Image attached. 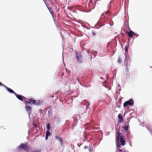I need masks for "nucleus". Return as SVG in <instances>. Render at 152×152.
<instances>
[{"instance_id":"f257e3e1","label":"nucleus","mask_w":152,"mask_h":152,"mask_svg":"<svg viewBox=\"0 0 152 152\" xmlns=\"http://www.w3.org/2000/svg\"><path fill=\"white\" fill-rule=\"evenodd\" d=\"M116 139L117 141H118L121 142V145H124L125 143V141L124 140L125 137L123 135V134L120 133L119 131L118 132H117L116 134Z\"/></svg>"},{"instance_id":"f03ea898","label":"nucleus","mask_w":152,"mask_h":152,"mask_svg":"<svg viewBox=\"0 0 152 152\" xmlns=\"http://www.w3.org/2000/svg\"><path fill=\"white\" fill-rule=\"evenodd\" d=\"M20 150L23 149L27 151L28 149V145L26 143L25 144H21L18 147Z\"/></svg>"},{"instance_id":"7ed1b4c3","label":"nucleus","mask_w":152,"mask_h":152,"mask_svg":"<svg viewBox=\"0 0 152 152\" xmlns=\"http://www.w3.org/2000/svg\"><path fill=\"white\" fill-rule=\"evenodd\" d=\"M134 104V100L132 99H129V100L126 101L124 103L123 106L124 107H125L127 105H132Z\"/></svg>"},{"instance_id":"20e7f679","label":"nucleus","mask_w":152,"mask_h":152,"mask_svg":"<svg viewBox=\"0 0 152 152\" xmlns=\"http://www.w3.org/2000/svg\"><path fill=\"white\" fill-rule=\"evenodd\" d=\"M130 60L129 59H126L124 61V64L125 65V68L126 70V73H128V66H130Z\"/></svg>"},{"instance_id":"39448f33","label":"nucleus","mask_w":152,"mask_h":152,"mask_svg":"<svg viewBox=\"0 0 152 152\" xmlns=\"http://www.w3.org/2000/svg\"><path fill=\"white\" fill-rule=\"evenodd\" d=\"M15 95L21 101H23V99H27V98H26L21 95H18L16 93L15 94Z\"/></svg>"},{"instance_id":"423d86ee","label":"nucleus","mask_w":152,"mask_h":152,"mask_svg":"<svg viewBox=\"0 0 152 152\" xmlns=\"http://www.w3.org/2000/svg\"><path fill=\"white\" fill-rule=\"evenodd\" d=\"M127 33L129 36L131 38L133 37V36H135L136 34L135 33L131 30H130L129 31H127Z\"/></svg>"},{"instance_id":"0eeeda50","label":"nucleus","mask_w":152,"mask_h":152,"mask_svg":"<svg viewBox=\"0 0 152 152\" xmlns=\"http://www.w3.org/2000/svg\"><path fill=\"white\" fill-rule=\"evenodd\" d=\"M2 86L6 88L7 90L10 92L11 93H13L15 94L16 93L12 90L9 88V87L6 86L5 85L3 84L2 85Z\"/></svg>"},{"instance_id":"6e6552de","label":"nucleus","mask_w":152,"mask_h":152,"mask_svg":"<svg viewBox=\"0 0 152 152\" xmlns=\"http://www.w3.org/2000/svg\"><path fill=\"white\" fill-rule=\"evenodd\" d=\"M45 4L47 7L48 8V10H49L50 12L51 13V15H52V16H53L54 15V12L53 11L52 8L50 7H48V6L47 4V3L45 2Z\"/></svg>"},{"instance_id":"1a4fd4ad","label":"nucleus","mask_w":152,"mask_h":152,"mask_svg":"<svg viewBox=\"0 0 152 152\" xmlns=\"http://www.w3.org/2000/svg\"><path fill=\"white\" fill-rule=\"evenodd\" d=\"M118 118L119 119L118 122L120 123H123L124 122L123 118L120 114L118 115Z\"/></svg>"},{"instance_id":"9d476101","label":"nucleus","mask_w":152,"mask_h":152,"mask_svg":"<svg viewBox=\"0 0 152 152\" xmlns=\"http://www.w3.org/2000/svg\"><path fill=\"white\" fill-rule=\"evenodd\" d=\"M55 138L57 140H59L61 144H62L63 141L62 138L58 136L57 135H56L55 137Z\"/></svg>"},{"instance_id":"9b49d317","label":"nucleus","mask_w":152,"mask_h":152,"mask_svg":"<svg viewBox=\"0 0 152 152\" xmlns=\"http://www.w3.org/2000/svg\"><path fill=\"white\" fill-rule=\"evenodd\" d=\"M26 110L29 113H30L31 112V108L29 106L27 105L25 107Z\"/></svg>"},{"instance_id":"f8f14e48","label":"nucleus","mask_w":152,"mask_h":152,"mask_svg":"<svg viewBox=\"0 0 152 152\" xmlns=\"http://www.w3.org/2000/svg\"><path fill=\"white\" fill-rule=\"evenodd\" d=\"M81 56L80 55L79 56H78L77 55H76V58H77V60L78 62L79 63H81L82 62V60L80 58H81Z\"/></svg>"},{"instance_id":"ddd939ff","label":"nucleus","mask_w":152,"mask_h":152,"mask_svg":"<svg viewBox=\"0 0 152 152\" xmlns=\"http://www.w3.org/2000/svg\"><path fill=\"white\" fill-rule=\"evenodd\" d=\"M24 101L26 104H31L30 99H28L27 98V99H24Z\"/></svg>"},{"instance_id":"4468645a","label":"nucleus","mask_w":152,"mask_h":152,"mask_svg":"<svg viewBox=\"0 0 152 152\" xmlns=\"http://www.w3.org/2000/svg\"><path fill=\"white\" fill-rule=\"evenodd\" d=\"M30 101L31 102V104H34L35 105V103H36V100L34 99H33L32 98H30Z\"/></svg>"},{"instance_id":"2eb2a0df","label":"nucleus","mask_w":152,"mask_h":152,"mask_svg":"<svg viewBox=\"0 0 152 152\" xmlns=\"http://www.w3.org/2000/svg\"><path fill=\"white\" fill-rule=\"evenodd\" d=\"M41 102L40 100H37V101H36V103H35V105H38L41 104Z\"/></svg>"},{"instance_id":"dca6fc26","label":"nucleus","mask_w":152,"mask_h":152,"mask_svg":"<svg viewBox=\"0 0 152 152\" xmlns=\"http://www.w3.org/2000/svg\"><path fill=\"white\" fill-rule=\"evenodd\" d=\"M88 149L89 150V151L90 152H92L93 151V150L92 149V148L91 146H90V145L89 146Z\"/></svg>"},{"instance_id":"f3484780","label":"nucleus","mask_w":152,"mask_h":152,"mask_svg":"<svg viewBox=\"0 0 152 152\" xmlns=\"http://www.w3.org/2000/svg\"><path fill=\"white\" fill-rule=\"evenodd\" d=\"M50 133L49 130H47L46 132V135L50 136Z\"/></svg>"},{"instance_id":"a211bd4d","label":"nucleus","mask_w":152,"mask_h":152,"mask_svg":"<svg viewBox=\"0 0 152 152\" xmlns=\"http://www.w3.org/2000/svg\"><path fill=\"white\" fill-rule=\"evenodd\" d=\"M50 128V124H48L47 125L46 129L47 130H49Z\"/></svg>"},{"instance_id":"6ab92c4d","label":"nucleus","mask_w":152,"mask_h":152,"mask_svg":"<svg viewBox=\"0 0 152 152\" xmlns=\"http://www.w3.org/2000/svg\"><path fill=\"white\" fill-rule=\"evenodd\" d=\"M124 129L126 131H127L128 129V128L127 126H126L124 127Z\"/></svg>"},{"instance_id":"aec40b11","label":"nucleus","mask_w":152,"mask_h":152,"mask_svg":"<svg viewBox=\"0 0 152 152\" xmlns=\"http://www.w3.org/2000/svg\"><path fill=\"white\" fill-rule=\"evenodd\" d=\"M121 58L120 57H118V63H121Z\"/></svg>"},{"instance_id":"412c9836","label":"nucleus","mask_w":152,"mask_h":152,"mask_svg":"<svg viewBox=\"0 0 152 152\" xmlns=\"http://www.w3.org/2000/svg\"><path fill=\"white\" fill-rule=\"evenodd\" d=\"M117 146L118 148H120L121 147V145L120 144L119 142L118 141H117Z\"/></svg>"},{"instance_id":"4be33fe9","label":"nucleus","mask_w":152,"mask_h":152,"mask_svg":"<svg viewBox=\"0 0 152 152\" xmlns=\"http://www.w3.org/2000/svg\"><path fill=\"white\" fill-rule=\"evenodd\" d=\"M41 151V150H37V151H34L33 150L32 151V152H40Z\"/></svg>"},{"instance_id":"5701e85b","label":"nucleus","mask_w":152,"mask_h":152,"mask_svg":"<svg viewBox=\"0 0 152 152\" xmlns=\"http://www.w3.org/2000/svg\"><path fill=\"white\" fill-rule=\"evenodd\" d=\"M49 136L46 135L45 139L46 140H47Z\"/></svg>"},{"instance_id":"b1692460","label":"nucleus","mask_w":152,"mask_h":152,"mask_svg":"<svg viewBox=\"0 0 152 152\" xmlns=\"http://www.w3.org/2000/svg\"><path fill=\"white\" fill-rule=\"evenodd\" d=\"M118 150H119L120 151L122 152L123 151V150H121L119 148L118 149Z\"/></svg>"},{"instance_id":"393cba45","label":"nucleus","mask_w":152,"mask_h":152,"mask_svg":"<svg viewBox=\"0 0 152 152\" xmlns=\"http://www.w3.org/2000/svg\"><path fill=\"white\" fill-rule=\"evenodd\" d=\"M3 84L0 82V86H2Z\"/></svg>"},{"instance_id":"a878e982","label":"nucleus","mask_w":152,"mask_h":152,"mask_svg":"<svg viewBox=\"0 0 152 152\" xmlns=\"http://www.w3.org/2000/svg\"><path fill=\"white\" fill-rule=\"evenodd\" d=\"M84 148H85V149H86L88 148V146H85Z\"/></svg>"},{"instance_id":"bb28decb","label":"nucleus","mask_w":152,"mask_h":152,"mask_svg":"<svg viewBox=\"0 0 152 152\" xmlns=\"http://www.w3.org/2000/svg\"><path fill=\"white\" fill-rule=\"evenodd\" d=\"M135 36H136L137 37L138 36V35L136 34L135 35Z\"/></svg>"},{"instance_id":"cd10ccee","label":"nucleus","mask_w":152,"mask_h":152,"mask_svg":"<svg viewBox=\"0 0 152 152\" xmlns=\"http://www.w3.org/2000/svg\"><path fill=\"white\" fill-rule=\"evenodd\" d=\"M118 87H120V85L119 84H118Z\"/></svg>"},{"instance_id":"c85d7f7f","label":"nucleus","mask_w":152,"mask_h":152,"mask_svg":"<svg viewBox=\"0 0 152 152\" xmlns=\"http://www.w3.org/2000/svg\"><path fill=\"white\" fill-rule=\"evenodd\" d=\"M93 35L94 36L95 35V34H96V33H93Z\"/></svg>"},{"instance_id":"c756f323","label":"nucleus","mask_w":152,"mask_h":152,"mask_svg":"<svg viewBox=\"0 0 152 152\" xmlns=\"http://www.w3.org/2000/svg\"><path fill=\"white\" fill-rule=\"evenodd\" d=\"M43 0L44 1V2H46L45 1H47V0Z\"/></svg>"},{"instance_id":"7c9ffc66","label":"nucleus","mask_w":152,"mask_h":152,"mask_svg":"<svg viewBox=\"0 0 152 152\" xmlns=\"http://www.w3.org/2000/svg\"><path fill=\"white\" fill-rule=\"evenodd\" d=\"M85 139H86V140L87 139L86 138V137H85Z\"/></svg>"},{"instance_id":"2f4dec72","label":"nucleus","mask_w":152,"mask_h":152,"mask_svg":"<svg viewBox=\"0 0 152 152\" xmlns=\"http://www.w3.org/2000/svg\"><path fill=\"white\" fill-rule=\"evenodd\" d=\"M125 49L126 50V51H127V50L126 49V48H125Z\"/></svg>"},{"instance_id":"473e14b6","label":"nucleus","mask_w":152,"mask_h":152,"mask_svg":"<svg viewBox=\"0 0 152 152\" xmlns=\"http://www.w3.org/2000/svg\"><path fill=\"white\" fill-rule=\"evenodd\" d=\"M103 15H104V14H102V16Z\"/></svg>"},{"instance_id":"72a5a7b5","label":"nucleus","mask_w":152,"mask_h":152,"mask_svg":"<svg viewBox=\"0 0 152 152\" xmlns=\"http://www.w3.org/2000/svg\"><path fill=\"white\" fill-rule=\"evenodd\" d=\"M107 14V12H106V14Z\"/></svg>"}]
</instances>
